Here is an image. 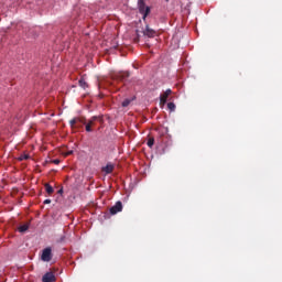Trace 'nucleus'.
Returning <instances> with one entry per match:
<instances>
[{"label": "nucleus", "mask_w": 282, "mask_h": 282, "mask_svg": "<svg viewBox=\"0 0 282 282\" xmlns=\"http://www.w3.org/2000/svg\"><path fill=\"white\" fill-rule=\"evenodd\" d=\"M138 8H139L140 14H143V19H147V17L151 14V8L147 7V4L144 3V0H138Z\"/></svg>", "instance_id": "obj_1"}, {"label": "nucleus", "mask_w": 282, "mask_h": 282, "mask_svg": "<svg viewBox=\"0 0 282 282\" xmlns=\"http://www.w3.org/2000/svg\"><path fill=\"white\" fill-rule=\"evenodd\" d=\"M173 94V90L171 88L166 89L161 96H160V107H164L166 105V101L169 100V96Z\"/></svg>", "instance_id": "obj_2"}, {"label": "nucleus", "mask_w": 282, "mask_h": 282, "mask_svg": "<svg viewBox=\"0 0 282 282\" xmlns=\"http://www.w3.org/2000/svg\"><path fill=\"white\" fill-rule=\"evenodd\" d=\"M96 120H100V117L94 116V117H91V118L88 120V122H87V119H85V122H86V123H83V124H86V131H87L88 133H91V131H94V130L91 129V127H94V124H96Z\"/></svg>", "instance_id": "obj_3"}, {"label": "nucleus", "mask_w": 282, "mask_h": 282, "mask_svg": "<svg viewBox=\"0 0 282 282\" xmlns=\"http://www.w3.org/2000/svg\"><path fill=\"white\" fill-rule=\"evenodd\" d=\"M41 259L46 263H50V261H52V248L47 247L43 249Z\"/></svg>", "instance_id": "obj_4"}, {"label": "nucleus", "mask_w": 282, "mask_h": 282, "mask_svg": "<svg viewBox=\"0 0 282 282\" xmlns=\"http://www.w3.org/2000/svg\"><path fill=\"white\" fill-rule=\"evenodd\" d=\"M118 213H122V202L118 200L111 208V215H118Z\"/></svg>", "instance_id": "obj_5"}, {"label": "nucleus", "mask_w": 282, "mask_h": 282, "mask_svg": "<svg viewBox=\"0 0 282 282\" xmlns=\"http://www.w3.org/2000/svg\"><path fill=\"white\" fill-rule=\"evenodd\" d=\"M129 76H130L129 72L119 73L115 75L113 79L118 80L119 83H122L126 80V78H129Z\"/></svg>", "instance_id": "obj_6"}, {"label": "nucleus", "mask_w": 282, "mask_h": 282, "mask_svg": "<svg viewBox=\"0 0 282 282\" xmlns=\"http://www.w3.org/2000/svg\"><path fill=\"white\" fill-rule=\"evenodd\" d=\"M56 281V275L53 272H47L43 275L42 282H54Z\"/></svg>", "instance_id": "obj_7"}, {"label": "nucleus", "mask_w": 282, "mask_h": 282, "mask_svg": "<svg viewBox=\"0 0 282 282\" xmlns=\"http://www.w3.org/2000/svg\"><path fill=\"white\" fill-rule=\"evenodd\" d=\"M141 34H143V36H149V39H153V36H155V30L147 26L145 30L141 32Z\"/></svg>", "instance_id": "obj_8"}, {"label": "nucleus", "mask_w": 282, "mask_h": 282, "mask_svg": "<svg viewBox=\"0 0 282 282\" xmlns=\"http://www.w3.org/2000/svg\"><path fill=\"white\" fill-rule=\"evenodd\" d=\"M77 122H80L82 124H86L85 118L77 117L69 121L72 129H74V127H76Z\"/></svg>", "instance_id": "obj_9"}, {"label": "nucleus", "mask_w": 282, "mask_h": 282, "mask_svg": "<svg viewBox=\"0 0 282 282\" xmlns=\"http://www.w3.org/2000/svg\"><path fill=\"white\" fill-rule=\"evenodd\" d=\"M104 173L109 175L110 173H113V165L112 164H107L105 167H102Z\"/></svg>", "instance_id": "obj_10"}, {"label": "nucleus", "mask_w": 282, "mask_h": 282, "mask_svg": "<svg viewBox=\"0 0 282 282\" xmlns=\"http://www.w3.org/2000/svg\"><path fill=\"white\" fill-rule=\"evenodd\" d=\"M78 85L79 87H82V89H87V87H89V84L86 83L84 77H80V79L78 80Z\"/></svg>", "instance_id": "obj_11"}, {"label": "nucleus", "mask_w": 282, "mask_h": 282, "mask_svg": "<svg viewBox=\"0 0 282 282\" xmlns=\"http://www.w3.org/2000/svg\"><path fill=\"white\" fill-rule=\"evenodd\" d=\"M44 187H45V191H46L47 195H53L54 194V187H52V185H50V183H45Z\"/></svg>", "instance_id": "obj_12"}, {"label": "nucleus", "mask_w": 282, "mask_h": 282, "mask_svg": "<svg viewBox=\"0 0 282 282\" xmlns=\"http://www.w3.org/2000/svg\"><path fill=\"white\" fill-rule=\"evenodd\" d=\"M30 229V224H24L18 228L19 232H28Z\"/></svg>", "instance_id": "obj_13"}, {"label": "nucleus", "mask_w": 282, "mask_h": 282, "mask_svg": "<svg viewBox=\"0 0 282 282\" xmlns=\"http://www.w3.org/2000/svg\"><path fill=\"white\" fill-rule=\"evenodd\" d=\"M19 162H23V160H30V154H21L18 158Z\"/></svg>", "instance_id": "obj_14"}, {"label": "nucleus", "mask_w": 282, "mask_h": 282, "mask_svg": "<svg viewBox=\"0 0 282 282\" xmlns=\"http://www.w3.org/2000/svg\"><path fill=\"white\" fill-rule=\"evenodd\" d=\"M148 147L150 148V149H153V144H155V139L154 138H150L149 140H148Z\"/></svg>", "instance_id": "obj_15"}, {"label": "nucleus", "mask_w": 282, "mask_h": 282, "mask_svg": "<svg viewBox=\"0 0 282 282\" xmlns=\"http://www.w3.org/2000/svg\"><path fill=\"white\" fill-rule=\"evenodd\" d=\"M131 105V99H124L121 104L122 107H129Z\"/></svg>", "instance_id": "obj_16"}, {"label": "nucleus", "mask_w": 282, "mask_h": 282, "mask_svg": "<svg viewBox=\"0 0 282 282\" xmlns=\"http://www.w3.org/2000/svg\"><path fill=\"white\" fill-rule=\"evenodd\" d=\"M167 109H170V111H175L176 106L173 102H169L167 104Z\"/></svg>", "instance_id": "obj_17"}, {"label": "nucleus", "mask_w": 282, "mask_h": 282, "mask_svg": "<svg viewBox=\"0 0 282 282\" xmlns=\"http://www.w3.org/2000/svg\"><path fill=\"white\" fill-rule=\"evenodd\" d=\"M140 36H141L140 31L137 30V37L134 39L135 43H138V41H140Z\"/></svg>", "instance_id": "obj_18"}, {"label": "nucleus", "mask_w": 282, "mask_h": 282, "mask_svg": "<svg viewBox=\"0 0 282 282\" xmlns=\"http://www.w3.org/2000/svg\"><path fill=\"white\" fill-rule=\"evenodd\" d=\"M63 241H65V236H62V237L57 240V243H63Z\"/></svg>", "instance_id": "obj_19"}, {"label": "nucleus", "mask_w": 282, "mask_h": 282, "mask_svg": "<svg viewBox=\"0 0 282 282\" xmlns=\"http://www.w3.org/2000/svg\"><path fill=\"white\" fill-rule=\"evenodd\" d=\"M53 164H61V160L58 159L53 160Z\"/></svg>", "instance_id": "obj_20"}, {"label": "nucleus", "mask_w": 282, "mask_h": 282, "mask_svg": "<svg viewBox=\"0 0 282 282\" xmlns=\"http://www.w3.org/2000/svg\"><path fill=\"white\" fill-rule=\"evenodd\" d=\"M44 204H52V199H50V198L45 199Z\"/></svg>", "instance_id": "obj_21"}, {"label": "nucleus", "mask_w": 282, "mask_h": 282, "mask_svg": "<svg viewBox=\"0 0 282 282\" xmlns=\"http://www.w3.org/2000/svg\"><path fill=\"white\" fill-rule=\"evenodd\" d=\"M74 152L73 151H69L66 153V155H72Z\"/></svg>", "instance_id": "obj_22"}, {"label": "nucleus", "mask_w": 282, "mask_h": 282, "mask_svg": "<svg viewBox=\"0 0 282 282\" xmlns=\"http://www.w3.org/2000/svg\"><path fill=\"white\" fill-rule=\"evenodd\" d=\"M62 193H63V188H61V189L58 191V194H59V195H62Z\"/></svg>", "instance_id": "obj_23"}]
</instances>
